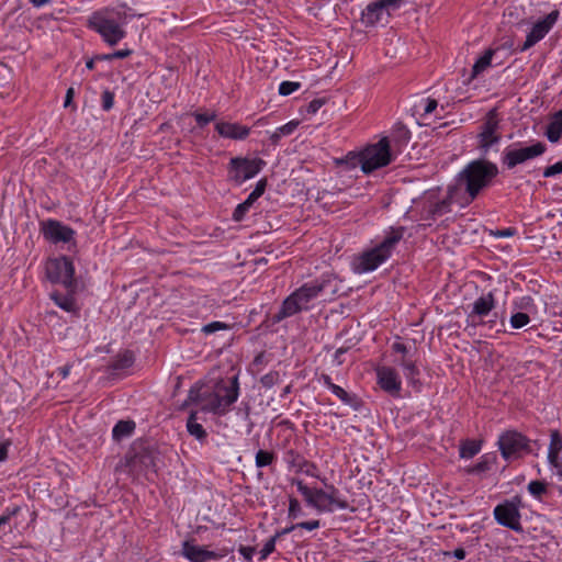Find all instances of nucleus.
<instances>
[{
    "label": "nucleus",
    "instance_id": "nucleus-1",
    "mask_svg": "<svg viewBox=\"0 0 562 562\" xmlns=\"http://www.w3.org/2000/svg\"><path fill=\"white\" fill-rule=\"evenodd\" d=\"M238 397L237 375L223 378L214 384H195L189 391L188 398L182 404V408L193 406L187 420L188 432L198 440L206 438L207 434L199 423L204 419L203 415L213 413L215 415L224 414Z\"/></svg>",
    "mask_w": 562,
    "mask_h": 562
},
{
    "label": "nucleus",
    "instance_id": "nucleus-2",
    "mask_svg": "<svg viewBox=\"0 0 562 562\" xmlns=\"http://www.w3.org/2000/svg\"><path fill=\"white\" fill-rule=\"evenodd\" d=\"M135 16L126 4L108 7L94 11L89 16L87 26L99 34L106 45L113 47L126 37L125 27Z\"/></svg>",
    "mask_w": 562,
    "mask_h": 562
},
{
    "label": "nucleus",
    "instance_id": "nucleus-3",
    "mask_svg": "<svg viewBox=\"0 0 562 562\" xmlns=\"http://www.w3.org/2000/svg\"><path fill=\"white\" fill-rule=\"evenodd\" d=\"M498 175L496 164L486 159H476L469 162L458 175L457 184L463 188L467 196L461 206H465L473 202L477 195L487 189Z\"/></svg>",
    "mask_w": 562,
    "mask_h": 562
},
{
    "label": "nucleus",
    "instance_id": "nucleus-4",
    "mask_svg": "<svg viewBox=\"0 0 562 562\" xmlns=\"http://www.w3.org/2000/svg\"><path fill=\"white\" fill-rule=\"evenodd\" d=\"M393 159L390 140L387 137H383L378 143L367 146L359 153H348L345 162L350 164L351 168L360 165L361 170L368 175L390 165Z\"/></svg>",
    "mask_w": 562,
    "mask_h": 562
},
{
    "label": "nucleus",
    "instance_id": "nucleus-5",
    "mask_svg": "<svg viewBox=\"0 0 562 562\" xmlns=\"http://www.w3.org/2000/svg\"><path fill=\"white\" fill-rule=\"evenodd\" d=\"M330 282L329 278H322L304 283L282 302L278 319H283L301 311L308 310L311 303L326 290Z\"/></svg>",
    "mask_w": 562,
    "mask_h": 562
},
{
    "label": "nucleus",
    "instance_id": "nucleus-6",
    "mask_svg": "<svg viewBox=\"0 0 562 562\" xmlns=\"http://www.w3.org/2000/svg\"><path fill=\"white\" fill-rule=\"evenodd\" d=\"M292 484L296 485L305 503L318 513H331L335 509H346L348 507V502L334 485H327L326 490L311 488L299 479H293Z\"/></svg>",
    "mask_w": 562,
    "mask_h": 562
},
{
    "label": "nucleus",
    "instance_id": "nucleus-7",
    "mask_svg": "<svg viewBox=\"0 0 562 562\" xmlns=\"http://www.w3.org/2000/svg\"><path fill=\"white\" fill-rule=\"evenodd\" d=\"M157 451L148 445H134L125 456V468L135 481L145 479L151 481L150 475L157 472Z\"/></svg>",
    "mask_w": 562,
    "mask_h": 562
},
{
    "label": "nucleus",
    "instance_id": "nucleus-8",
    "mask_svg": "<svg viewBox=\"0 0 562 562\" xmlns=\"http://www.w3.org/2000/svg\"><path fill=\"white\" fill-rule=\"evenodd\" d=\"M404 231V227L392 228L381 244L359 256L355 266L356 272L373 271L387 260L395 245L403 238Z\"/></svg>",
    "mask_w": 562,
    "mask_h": 562
},
{
    "label": "nucleus",
    "instance_id": "nucleus-9",
    "mask_svg": "<svg viewBox=\"0 0 562 562\" xmlns=\"http://www.w3.org/2000/svg\"><path fill=\"white\" fill-rule=\"evenodd\" d=\"M45 276L53 284H60L63 288H72L78 284L76 269L70 257L60 255L50 257L45 261Z\"/></svg>",
    "mask_w": 562,
    "mask_h": 562
},
{
    "label": "nucleus",
    "instance_id": "nucleus-10",
    "mask_svg": "<svg viewBox=\"0 0 562 562\" xmlns=\"http://www.w3.org/2000/svg\"><path fill=\"white\" fill-rule=\"evenodd\" d=\"M521 498L514 496L495 506L493 516L496 522L516 532L522 531L521 526Z\"/></svg>",
    "mask_w": 562,
    "mask_h": 562
},
{
    "label": "nucleus",
    "instance_id": "nucleus-11",
    "mask_svg": "<svg viewBox=\"0 0 562 562\" xmlns=\"http://www.w3.org/2000/svg\"><path fill=\"white\" fill-rule=\"evenodd\" d=\"M40 233L43 235L44 239L50 244H67L72 247L77 246L76 231L58 220L47 218L42 221L40 223ZM67 249L70 250L71 247H68Z\"/></svg>",
    "mask_w": 562,
    "mask_h": 562
},
{
    "label": "nucleus",
    "instance_id": "nucleus-12",
    "mask_svg": "<svg viewBox=\"0 0 562 562\" xmlns=\"http://www.w3.org/2000/svg\"><path fill=\"white\" fill-rule=\"evenodd\" d=\"M547 150V145L542 142H535L529 146L515 144L505 149L503 155V164L513 169L518 165L525 164L537 157L542 156Z\"/></svg>",
    "mask_w": 562,
    "mask_h": 562
},
{
    "label": "nucleus",
    "instance_id": "nucleus-13",
    "mask_svg": "<svg viewBox=\"0 0 562 562\" xmlns=\"http://www.w3.org/2000/svg\"><path fill=\"white\" fill-rule=\"evenodd\" d=\"M498 448L505 460L518 459L524 454L530 453V440L522 434L508 430L498 438Z\"/></svg>",
    "mask_w": 562,
    "mask_h": 562
},
{
    "label": "nucleus",
    "instance_id": "nucleus-14",
    "mask_svg": "<svg viewBox=\"0 0 562 562\" xmlns=\"http://www.w3.org/2000/svg\"><path fill=\"white\" fill-rule=\"evenodd\" d=\"M502 139L499 117L496 109L487 112L477 134V148L487 154Z\"/></svg>",
    "mask_w": 562,
    "mask_h": 562
},
{
    "label": "nucleus",
    "instance_id": "nucleus-15",
    "mask_svg": "<svg viewBox=\"0 0 562 562\" xmlns=\"http://www.w3.org/2000/svg\"><path fill=\"white\" fill-rule=\"evenodd\" d=\"M558 19L559 11L554 10L546 18L535 23L530 32L527 34L526 41L520 47V50L525 52L540 42L551 31Z\"/></svg>",
    "mask_w": 562,
    "mask_h": 562
},
{
    "label": "nucleus",
    "instance_id": "nucleus-16",
    "mask_svg": "<svg viewBox=\"0 0 562 562\" xmlns=\"http://www.w3.org/2000/svg\"><path fill=\"white\" fill-rule=\"evenodd\" d=\"M375 371L379 386L387 394L398 397L402 390V381L397 371L387 366L379 367Z\"/></svg>",
    "mask_w": 562,
    "mask_h": 562
},
{
    "label": "nucleus",
    "instance_id": "nucleus-17",
    "mask_svg": "<svg viewBox=\"0 0 562 562\" xmlns=\"http://www.w3.org/2000/svg\"><path fill=\"white\" fill-rule=\"evenodd\" d=\"M65 292L54 290L49 293L50 300L63 311L77 315L79 313V305L76 300L78 293V284L72 288H64Z\"/></svg>",
    "mask_w": 562,
    "mask_h": 562
},
{
    "label": "nucleus",
    "instance_id": "nucleus-18",
    "mask_svg": "<svg viewBox=\"0 0 562 562\" xmlns=\"http://www.w3.org/2000/svg\"><path fill=\"white\" fill-rule=\"evenodd\" d=\"M495 307V299L492 292L477 297L472 306L471 312L467 316V323L472 326L482 324V318L490 314Z\"/></svg>",
    "mask_w": 562,
    "mask_h": 562
},
{
    "label": "nucleus",
    "instance_id": "nucleus-19",
    "mask_svg": "<svg viewBox=\"0 0 562 562\" xmlns=\"http://www.w3.org/2000/svg\"><path fill=\"white\" fill-rule=\"evenodd\" d=\"M182 555L190 562H207L215 560L218 555L205 547L195 544L194 541L186 540L182 543Z\"/></svg>",
    "mask_w": 562,
    "mask_h": 562
},
{
    "label": "nucleus",
    "instance_id": "nucleus-20",
    "mask_svg": "<svg viewBox=\"0 0 562 562\" xmlns=\"http://www.w3.org/2000/svg\"><path fill=\"white\" fill-rule=\"evenodd\" d=\"M394 362L402 368L408 384L415 389H419L422 385L419 380L420 371L416 364V360L412 357H400L396 358Z\"/></svg>",
    "mask_w": 562,
    "mask_h": 562
},
{
    "label": "nucleus",
    "instance_id": "nucleus-21",
    "mask_svg": "<svg viewBox=\"0 0 562 562\" xmlns=\"http://www.w3.org/2000/svg\"><path fill=\"white\" fill-rule=\"evenodd\" d=\"M384 10L381 0L369 3L361 13V22L366 26H374L381 21Z\"/></svg>",
    "mask_w": 562,
    "mask_h": 562
},
{
    "label": "nucleus",
    "instance_id": "nucleus-22",
    "mask_svg": "<svg viewBox=\"0 0 562 562\" xmlns=\"http://www.w3.org/2000/svg\"><path fill=\"white\" fill-rule=\"evenodd\" d=\"M215 130L220 136L231 139H244L246 137V127L228 122H218Z\"/></svg>",
    "mask_w": 562,
    "mask_h": 562
},
{
    "label": "nucleus",
    "instance_id": "nucleus-23",
    "mask_svg": "<svg viewBox=\"0 0 562 562\" xmlns=\"http://www.w3.org/2000/svg\"><path fill=\"white\" fill-rule=\"evenodd\" d=\"M136 429V423L132 419L119 420L112 428V438L114 441L120 442L124 439L132 437Z\"/></svg>",
    "mask_w": 562,
    "mask_h": 562
},
{
    "label": "nucleus",
    "instance_id": "nucleus-24",
    "mask_svg": "<svg viewBox=\"0 0 562 562\" xmlns=\"http://www.w3.org/2000/svg\"><path fill=\"white\" fill-rule=\"evenodd\" d=\"M496 52L497 50L494 48H488L484 52L482 56H480L476 59L472 67L471 76L468 80V83L474 80L476 77H479L481 74H483L487 68L492 66V59Z\"/></svg>",
    "mask_w": 562,
    "mask_h": 562
},
{
    "label": "nucleus",
    "instance_id": "nucleus-25",
    "mask_svg": "<svg viewBox=\"0 0 562 562\" xmlns=\"http://www.w3.org/2000/svg\"><path fill=\"white\" fill-rule=\"evenodd\" d=\"M135 358L132 351L125 350L122 353H119L111 363V369L114 372H122L124 370L130 369L134 364Z\"/></svg>",
    "mask_w": 562,
    "mask_h": 562
},
{
    "label": "nucleus",
    "instance_id": "nucleus-26",
    "mask_svg": "<svg viewBox=\"0 0 562 562\" xmlns=\"http://www.w3.org/2000/svg\"><path fill=\"white\" fill-rule=\"evenodd\" d=\"M562 135V110L555 113L553 120L548 124L546 136L551 143H557Z\"/></svg>",
    "mask_w": 562,
    "mask_h": 562
},
{
    "label": "nucleus",
    "instance_id": "nucleus-27",
    "mask_svg": "<svg viewBox=\"0 0 562 562\" xmlns=\"http://www.w3.org/2000/svg\"><path fill=\"white\" fill-rule=\"evenodd\" d=\"M284 461L288 464L290 471H293L294 473H300L306 459L300 452L290 449L284 454Z\"/></svg>",
    "mask_w": 562,
    "mask_h": 562
},
{
    "label": "nucleus",
    "instance_id": "nucleus-28",
    "mask_svg": "<svg viewBox=\"0 0 562 562\" xmlns=\"http://www.w3.org/2000/svg\"><path fill=\"white\" fill-rule=\"evenodd\" d=\"M457 189H450L448 192V198L436 203L431 209L430 213L432 216L442 215L449 212V206L451 203L458 202L457 200Z\"/></svg>",
    "mask_w": 562,
    "mask_h": 562
},
{
    "label": "nucleus",
    "instance_id": "nucleus-29",
    "mask_svg": "<svg viewBox=\"0 0 562 562\" xmlns=\"http://www.w3.org/2000/svg\"><path fill=\"white\" fill-rule=\"evenodd\" d=\"M231 165L235 170V175H233L234 171L231 170V178H234L239 184L246 181V157L233 158Z\"/></svg>",
    "mask_w": 562,
    "mask_h": 562
},
{
    "label": "nucleus",
    "instance_id": "nucleus-30",
    "mask_svg": "<svg viewBox=\"0 0 562 562\" xmlns=\"http://www.w3.org/2000/svg\"><path fill=\"white\" fill-rule=\"evenodd\" d=\"M495 462V457H492L490 454H484L480 458V461L474 464L473 467L469 468L467 470L468 473L471 474H480L488 471L492 467V464Z\"/></svg>",
    "mask_w": 562,
    "mask_h": 562
},
{
    "label": "nucleus",
    "instance_id": "nucleus-31",
    "mask_svg": "<svg viewBox=\"0 0 562 562\" xmlns=\"http://www.w3.org/2000/svg\"><path fill=\"white\" fill-rule=\"evenodd\" d=\"M481 450V443L476 440H467L460 446V457L471 459Z\"/></svg>",
    "mask_w": 562,
    "mask_h": 562
},
{
    "label": "nucleus",
    "instance_id": "nucleus-32",
    "mask_svg": "<svg viewBox=\"0 0 562 562\" xmlns=\"http://www.w3.org/2000/svg\"><path fill=\"white\" fill-rule=\"evenodd\" d=\"M300 122L296 120H292L288 122L286 124L280 126L277 128V131L272 135V139L277 140L281 138L282 136H289L294 133V131L297 128Z\"/></svg>",
    "mask_w": 562,
    "mask_h": 562
},
{
    "label": "nucleus",
    "instance_id": "nucleus-33",
    "mask_svg": "<svg viewBox=\"0 0 562 562\" xmlns=\"http://www.w3.org/2000/svg\"><path fill=\"white\" fill-rule=\"evenodd\" d=\"M562 452V435L559 430H552L550 434V443L548 454H555Z\"/></svg>",
    "mask_w": 562,
    "mask_h": 562
},
{
    "label": "nucleus",
    "instance_id": "nucleus-34",
    "mask_svg": "<svg viewBox=\"0 0 562 562\" xmlns=\"http://www.w3.org/2000/svg\"><path fill=\"white\" fill-rule=\"evenodd\" d=\"M304 513L300 502L295 497H290L288 517L294 520L302 517Z\"/></svg>",
    "mask_w": 562,
    "mask_h": 562
},
{
    "label": "nucleus",
    "instance_id": "nucleus-35",
    "mask_svg": "<svg viewBox=\"0 0 562 562\" xmlns=\"http://www.w3.org/2000/svg\"><path fill=\"white\" fill-rule=\"evenodd\" d=\"M527 490L533 497L540 499L547 492V484L542 481H531L528 484Z\"/></svg>",
    "mask_w": 562,
    "mask_h": 562
},
{
    "label": "nucleus",
    "instance_id": "nucleus-36",
    "mask_svg": "<svg viewBox=\"0 0 562 562\" xmlns=\"http://www.w3.org/2000/svg\"><path fill=\"white\" fill-rule=\"evenodd\" d=\"M266 188L267 178H262L257 182L252 192L248 194V206H250V204H252L257 199H259L263 194Z\"/></svg>",
    "mask_w": 562,
    "mask_h": 562
},
{
    "label": "nucleus",
    "instance_id": "nucleus-37",
    "mask_svg": "<svg viewBox=\"0 0 562 562\" xmlns=\"http://www.w3.org/2000/svg\"><path fill=\"white\" fill-rule=\"evenodd\" d=\"M530 322V318L528 314L518 312L510 316V325L515 329L522 328L524 326L528 325Z\"/></svg>",
    "mask_w": 562,
    "mask_h": 562
},
{
    "label": "nucleus",
    "instance_id": "nucleus-38",
    "mask_svg": "<svg viewBox=\"0 0 562 562\" xmlns=\"http://www.w3.org/2000/svg\"><path fill=\"white\" fill-rule=\"evenodd\" d=\"M193 116L199 127H204L216 119L215 112H194Z\"/></svg>",
    "mask_w": 562,
    "mask_h": 562
},
{
    "label": "nucleus",
    "instance_id": "nucleus-39",
    "mask_svg": "<svg viewBox=\"0 0 562 562\" xmlns=\"http://www.w3.org/2000/svg\"><path fill=\"white\" fill-rule=\"evenodd\" d=\"M273 453L267 450H259L256 454V465L262 468L269 465L273 461Z\"/></svg>",
    "mask_w": 562,
    "mask_h": 562
},
{
    "label": "nucleus",
    "instance_id": "nucleus-40",
    "mask_svg": "<svg viewBox=\"0 0 562 562\" xmlns=\"http://www.w3.org/2000/svg\"><path fill=\"white\" fill-rule=\"evenodd\" d=\"M419 106L423 110V116L429 115L434 113V111L438 108V102L432 98H425L420 101Z\"/></svg>",
    "mask_w": 562,
    "mask_h": 562
},
{
    "label": "nucleus",
    "instance_id": "nucleus-41",
    "mask_svg": "<svg viewBox=\"0 0 562 562\" xmlns=\"http://www.w3.org/2000/svg\"><path fill=\"white\" fill-rule=\"evenodd\" d=\"M301 88V83L296 81H282L279 86V93L281 95H290Z\"/></svg>",
    "mask_w": 562,
    "mask_h": 562
},
{
    "label": "nucleus",
    "instance_id": "nucleus-42",
    "mask_svg": "<svg viewBox=\"0 0 562 562\" xmlns=\"http://www.w3.org/2000/svg\"><path fill=\"white\" fill-rule=\"evenodd\" d=\"M265 166L266 162L261 158L248 159V179L255 177Z\"/></svg>",
    "mask_w": 562,
    "mask_h": 562
},
{
    "label": "nucleus",
    "instance_id": "nucleus-43",
    "mask_svg": "<svg viewBox=\"0 0 562 562\" xmlns=\"http://www.w3.org/2000/svg\"><path fill=\"white\" fill-rule=\"evenodd\" d=\"M114 105V93L110 90H104L101 94V106L104 111H110Z\"/></svg>",
    "mask_w": 562,
    "mask_h": 562
},
{
    "label": "nucleus",
    "instance_id": "nucleus-44",
    "mask_svg": "<svg viewBox=\"0 0 562 562\" xmlns=\"http://www.w3.org/2000/svg\"><path fill=\"white\" fill-rule=\"evenodd\" d=\"M228 326L223 322H211L202 327V331L206 335L214 334L222 329H227Z\"/></svg>",
    "mask_w": 562,
    "mask_h": 562
},
{
    "label": "nucleus",
    "instance_id": "nucleus-45",
    "mask_svg": "<svg viewBox=\"0 0 562 562\" xmlns=\"http://www.w3.org/2000/svg\"><path fill=\"white\" fill-rule=\"evenodd\" d=\"M279 381V373L277 371H270L260 379V383L263 387L270 389Z\"/></svg>",
    "mask_w": 562,
    "mask_h": 562
},
{
    "label": "nucleus",
    "instance_id": "nucleus-46",
    "mask_svg": "<svg viewBox=\"0 0 562 562\" xmlns=\"http://www.w3.org/2000/svg\"><path fill=\"white\" fill-rule=\"evenodd\" d=\"M331 393L335 394L342 403L345 404H350L351 403V397L349 396V394L347 393V391H345L341 386L335 384L331 389H330Z\"/></svg>",
    "mask_w": 562,
    "mask_h": 562
},
{
    "label": "nucleus",
    "instance_id": "nucleus-47",
    "mask_svg": "<svg viewBox=\"0 0 562 562\" xmlns=\"http://www.w3.org/2000/svg\"><path fill=\"white\" fill-rule=\"evenodd\" d=\"M300 473H304L307 476H312V477H318V468L316 467L315 463L306 460L304 465L302 467Z\"/></svg>",
    "mask_w": 562,
    "mask_h": 562
},
{
    "label": "nucleus",
    "instance_id": "nucleus-48",
    "mask_svg": "<svg viewBox=\"0 0 562 562\" xmlns=\"http://www.w3.org/2000/svg\"><path fill=\"white\" fill-rule=\"evenodd\" d=\"M276 540L277 538L273 536L271 537L266 543L265 546L262 547V549L260 550V559L263 560L266 559L270 553H272L274 551V548H276Z\"/></svg>",
    "mask_w": 562,
    "mask_h": 562
},
{
    "label": "nucleus",
    "instance_id": "nucleus-49",
    "mask_svg": "<svg viewBox=\"0 0 562 562\" xmlns=\"http://www.w3.org/2000/svg\"><path fill=\"white\" fill-rule=\"evenodd\" d=\"M559 173H562V161H558L551 166H548L547 168H544L543 170V177L544 178H550V177H554Z\"/></svg>",
    "mask_w": 562,
    "mask_h": 562
},
{
    "label": "nucleus",
    "instance_id": "nucleus-50",
    "mask_svg": "<svg viewBox=\"0 0 562 562\" xmlns=\"http://www.w3.org/2000/svg\"><path fill=\"white\" fill-rule=\"evenodd\" d=\"M19 513V507H7L3 514L0 516V527L4 526L10 519Z\"/></svg>",
    "mask_w": 562,
    "mask_h": 562
},
{
    "label": "nucleus",
    "instance_id": "nucleus-51",
    "mask_svg": "<svg viewBox=\"0 0 562 562\" xmlns=\"http://www.w3.org/2000/svg\"><path fill=\"white\" fill-rule=\"evenodd\" d=\"M324 104V99H314L307 104L306 112L308 114H315Z\"/></svg>",
    "mask_w": 562,
    "mask_h": 562
},
{
    "label": "nucleus",
    "instance_id": "nucleus-52",
    "mask_svg": "<svg viewBox=\"0 0 562 562\" xmlns=\"http://www.w3.org/2000/svg\"><path fill=\"white\" fill-rule=\"evenodd\" d=\"M267 362H268L267 355L265 352L259 353L258 356H256V358L254 359V361L251 363V371L252 372L259 371L260 366H262Z\"/></svg>",
    "mask_w": 562,
    "mask_h": 562
},
{
    "label": "nucleus",
    "instance_id": "nucleus-53",
    "mask_svg": "<svg viewBox=\"0 0 562 562\" xmlns=\"http://www.w3.org/2000/svg\"><path fill=\"white\" fill-rule=\"evenodd\" d=\"M392 350L396 353H400L401 357H411L408 355V348L406 347V345H404L403 342L401 341H395L392 344Z\"/></svg>",
    "mask_w": 562,
    "mask_h": 562
},
{
    "label": "nucleus",
    "instance_id": "nucleus-54",
    "mask_svg": "<svg viewBox=\"0 0 562 562\" xmlns=\"http://www.w3.org/2000/svg\"><path fill=\"white\" fill-rule=\"evenodd\" d=\"M132 54H133V49L123 48V49L114 50L113 53H111V56L113 57V59H124V58L130 57Z\"/></svg>",
    "mask_w": 562,
    "mask_h": 562
},
{
    "label": "nucleus",
    "instance_id": "nucleus-55",
    "mask_svg": "<svg viewBox=\"0 0 562 562\" xmlns=\"http://www.w3.org/2000/svg\"><path fill=\"white\" fill-rule=\"evenodd\" d=\"M246 213V201L240 202L234 211V218L241 221Z\"/></svg>",
    "mask_w": 562,
    "mask_h": 562
},
{
    "label": "nucleus",
    "instance_id": "nucleus-56",
    "mask_svg": "<svg viewBox=\"0 0 562 562\" xmlns=\"http://www.w3.org/2000/svg\"><path fill=\"white\" fill-rule=\"evenodd\" d=\"M299 528L306 529V530H315L319 528L321 524L319 520H310V521H302L297 524Z\"/></svg>",
    "mask_w": 562,
    "mask_h": 562
},
{
    "label": "nucleus",
    "instance_id": "nucleus-57",
    "mask_svg": "<svg viewBox=\"0 0 562 562\" xmlns=\"http://www.w3.org/2000/svg\"><path fill=\"white\" fill-rule=\"evenodd\" d=\"M72 366L67 363L63 367L56 369V374L60 376L63 380L67 379L70 374Z\"/></svg>",
    "mask_w": 562,
    "mask_h": 562
},
{
    "label": "nucleus",
    "instance_id": "nucleus-58",
    "mask_svg": "<svg viewBox=\"0 0 562 562\" xmlns=\"http://www.w3.org/2000/svg\"><path fill=\"white\" fill-rule=\"evenodd\" d=\"M405 0H381L385 9L396 10Z\"/></svg>",
    "mask_w": 562,
    "mask_h": 562
},
{
    "label": "nucleus",
    "instance_id": "nucleus-59",
    "mask_svg": "<svg viewBox=\"0 0 562 562\" xmlns=\"http://www.w3.org/2000/svg\"><path fill=\"white\" fill-rule=\"evenodd\" d=\"M561 453L548 454V461L550 465L555 470L557 468H561L562 461L560 459Z\"/></svg>",
    "mask_w": 562,
    "mask_h": 562
},
{
    "label": "nucleus",
    "instance_id": "nucleus-60",
    "mask_svg": "<svg viewBox=\"0 0 562 562\" xmlns=\"http://www.w3.org/2000/svg\"><path fill=\"white\" fill-rule=\"evenodd\" d=\"M515 234V231L513 228H506L502 231H497L494 235L496 237H512Z\"/></svg>",
    "mask_w": 562,
    "mask_h": 562
},
{
    "label": "nucleus",
    "instance_id": "nucleus-61",
    "mask_svg": "<svg viewBox=\"0 0 562 562\" xmlns=\"http://www.w3.org/2000/svg\"><path fill=\"white\" fill-rule=\"evenodd\" d=\"M74 94H75V91H74V88H69L66 92V95H65V101H64V106L65 108H68L72 101V98H74Z\"/></svg>",
    "mask_w": 562,
    "mask_h": 562
},
{
    "label": "nucleus",
    "instance_id": "nucleus-62",
    "mask_svg": "<svg viewBox=\"0 0 562 562\" xmlns=\"http://www.w3.org/2000/svg\"><path fill=\"white\" fill-rule=\"evenodd\" d=\"M297 528H299L297 524L292 525V526H290V527H286V528L282 529L281 531L277 532V533L274 535V537H276V538H279V537H281V536L288 535V533L292 532L293 530H295V529H297Z\"/></svg>",
    "mask_w": 562,
    "mask_h": 562
},
{
    "label": "nucleus",
    "instance_id": "nucleus-63",
    "mask_svg": "<svg viewBox=\"0 0 562 562\" xmlns=\"http://www.w3.org/2000/svg\"><path fill=\"white\" fill-rule=\"evenodd\" d=\"M321 380L323 381V384L328 387L329 390L335 385V383L331 381L330 376L327 374H323L321 376Z\"/></svg>",
    "mask_w": 562,
    "mask_h": 562
},
{
    "label": "nucleus",
    "instance_id": "nucleus-64",
    "mask_svg": "<svg viewBox=\"0 0 562 562\" xmlns=\"http://www.w3.org/2000/svg\"><path fill=\"white\" fill-rule=\"evenodd\" d=\"M453 557L458 560H463L465 558V550L463 548H457L454 551H453Z\"/></svg>",
    "mask_w": 562,
    "mask_h": 562
}]
</instances>
